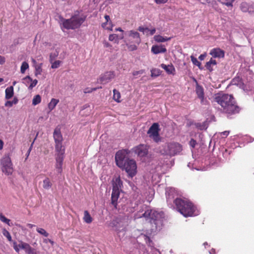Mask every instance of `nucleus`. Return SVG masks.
<instances>
[{
    "mask_svg": "<svg viewBox=\"0 0 254 254\" xmlns=\"http://www.w3.org/2000/svg\"><path fill=\"white\" fill-rule=\"evenodd\" d=\"M215 101L219 104L224 112L228 114L239 113L240 109L231 95L219 93L216 95Z\"/></svg>",
    "mask_w": 254,
    "mask_h": 254,
    "instance_id": "1",
    "label": "nucleus"
},
{
    "mask_svg": "<svg viewBox=\"0 0 254 254\" xmlns=\"http://www.w3.org/2000/svg\"><path fill=\"white\" fill-rule=\"evenodd\" d=\"M143 216L149 219V223L151 225V233L156 232L161 229L164 217L163 213L158 212L155 210L147 209L143 214Z\"/></svg>",
    "mask_w": 254,
    "mask_h": 254,
    "instance_id": "2",
    "label": "nucleus"
},
{
    "mask_svg": "<svg viewBox=\"0 0 254 254\" xmlns=\"http://www.w3.org/2000/svg\"><path fill=\"white\" fill-rule=\"evenodd\" d=\"M176 208L184 216H194L199 214V211L187 199L176 198L175 201Z\"/></svg>",
    "mask_w": 254,
    "mask_h": 254,
    "instance_id": "3",
    "label": "nucleus"
},
{
    "mask_svg": "<svg viewBox=\"0 0 254 254\" xmlns=\"http://www.w3.org/2000/svg\"><path fill=\"white\" fill-rule=\"evenodd\" d=\"M124 38V42L129 51L136 50L141 43L139 33L133 30L125 32L124 35H122L119 37L120 39Z\"/></svg>",
    "mask_w": 254,
    "mask_h": 254,
    "instance_id": "4",
    "label": "nucleus"
},
{
    "mask_svg": "<svg viewBox=\"0 0 254 254\" xmlns=\"http://www.w3.org/2000/svg\"><path fill=\"white\" fill-rule=\"evenodd\" d=\"M85 18L79 14H74L69 19H64L59 16V23L63 31L64 29H75L79 28L84 22Z\"/></svg>",
    "mask_w": 254,
    "mask_h": 254,
    "instance_id": "5",
    "label": "nucleus"
},
{
    "mask_svg": "<svg viewBox=\"0 0 254 254\" xmlns=\"http://www.w3.org/2000/svg\"><path fill=\"white\" fill-rule=\"evenodd\" d=\"M182 145L178 142H171L166 143L160 149V153L170 157L178 155L182 151Z\"/></svg>",
    "mask_w": 254,
    "mask_h": 254,
    "instance_id": "6",
    "label": "nucleus"
},
{
    "mask_svg": "<svg viewBox=\"0 0 254 254\" xmlns=\"http://www.w3.org/2000/svg\"><path fill=\"white\" fill-rule=\"evenodd\" d=\"M2 172L6 175L9 176L13 172L12 163L9 155H5L0 161Z\"/></svg>",
    "mask_w": 254,
    "mask_h": 254,
    "instance_id": "7",
    "label": "nucleus"
},
{
    "mask_svg": "<svg viewBox=\"0 0 254 254\" xmlns=\"http://www.w3.org/2000/svg\"><path fill=\"white\" fill-rule=\"evenodd\" d=\"M123 169H124L129 177L132 178L137 172V166L135 161L133 159H128L126 161Z\"/></svg>",
    "mask_w": 254,
    "mask_h": 254,
    "instance_id": "8",
    "label": "nucleus"
},
{
    "mask_svg": "<svg viewBox=\"0 0 254 254\" xmlns=\"http://www.w3.org/2000/svg\"><path fill=\"white\" fill-rule=\"evenodd\" d=\"M53 136L55 142L56 151H64V148L62 145L63 136L59 128L56 127L55 129Z\"/></svg>",
    "mask_w": 254,
    "mask_h": 254,
    "instance_id": "9",
    "label": "nucleus"
},
{
    "mask_svg": "<svg viewBox=\"0 0 254 254\" xmlns=\"http://www.w3.org/2000/svg\"><path fill=\"white\" fill-rule=\"evenodd\" d=\"M128 151L127 150H122L118 151L115 155V161L116 164L120 168H123L125 163L127 160V154Z\"/></svg>",
    "mask_w": 254,
    "mask_h": 254,
    "instance_id": "10",
    "label": "nucleus"
},
{
    "mask_svg": "<svg viewBox=\"0 0 254 254\" xmlns=\"http://www.w3.org/2000/svg\"><path fill=\"white\" fill-rule=\"evenodd\" d=\"M65 151H56L55 168L57 172L61 174L63 171V165Z\"/></svg>",
    "mask_w": 254,
    "mask_h": 254,
    "instance_id": "11",
    "label": "nucleus"
},
{
    "mask_svg": "<svg viewBox=\"0 0 254 254\" xmlns=\"http://www.w3.org/2000/svg\"><path fill=\"white\" fill-rule=\"evenodd\" d=\"M159 126L158 123H154L149 128L147 133L149 136L155 141L158 142L160 140L159 135Z\"/></svg>",
    "mask_w": 254,
    "mask_h": 254,
    "instance_id": "12",
    "label": "nucleus"
},
{
    "mask_svg": "<svg viewBox=\"0 0 254 254\" xmlns=\"http://www.w3.org/2000/svg\"><path fill=\"white\" fill-rule=\"evenodd\" d=\"M132 151L140 158L145 157L148 153V146L144 144H139L132 148Z\"/></svg>",
    "mask_w": 254,
    "mask_h": 254,
    "instance_id": "13",
    "label": "nucleus"
},
{
    "mask_svg": "<svg viewBox=\"0 0 254 254\" xmlns=\"http://www.w3.org/2000/svg\"><path fill=\"white\" fill-rule=\"evenodd\" d=\"M139 239H143L148 245L149 248L147 251L149 252V254H160L159 251L153 247V243L149 237L141 234L139 236Z\"/></svg>",
    "mask_w": 254,
    "mask_h": 254,
    "instance_id": "14",
    "label": "nucleus"
},
{
    "mask_svg": "<svg viewBox=\"0 0 254 254\" xmlns=\"http://www.w3.org/2000/svg\"><path fill=\"white\" fill-rule=\"evenodd\" d=\"M166 195L167 202L170 203L172 202H175V199L178 198L176 197L177 192L174 188H167L166 190Z\"/></svg>",
    "mask_w": 254,
    "mask_h": 254,
    "instance_id": "15",
    "label": "nucleus"
},
{
    "mask_svg": "<svg viewBox=\"0 0 254 254\" xmlns=\"http://www.w3.org/2000/svg\"><path fill=\"white\" fill-rule=\"evenodd\" d=\"M209 54L214 58H223L225 56V52L220 48H216L211 49Z\"/></svg>",
    "mask_w": 254,
    "mask_h": 254,
    "instance_id": "16",
    "label": "nucleus"
},
{
    "mask_svg": "<svg viewBox=\"0 0 254 254\" xmlns=\"http://www.w3.org/2000/svg\"><path fill=\"white\" fill-rule=\"evenodd\" d=\"M240 8L242 11L244 12L251 13L254 12V3L243 2L241 3Z\"/></svg>",
    "mask_w": 254,
    "mask_h": 254,
    "instance_id": "17",
    "label": "nucleus"
},
{
    "mask_svg": "<svg viewBox=\"0 0 254 254\" xmlns=\"http://www.w3.org/2000/svg\"><path fill=\"white\" fill-rule=\"evenodd\" d=\"M115 74L113 71H108L100 77V81L103 84H106L114 78Z\"/></svg>",
    "mask_w": 254,
    "mask_h": 254,
    "instance_id": "18",
    "label": "nucleus"
},
{
    "mask_svg": "<svg viewBox=\"0 0 254 254\" xmlns=\"http://www.w3.org/2000/svg\"><path fill=\"white\" fill-rule=\"evenodd\" d=\"M120 195V190L118 189L113 188L111 200L112 204L116 207L117 206V202Z\"/></svg>",
    "mask_w": 254,
    "mask_h": 254,
    "instance_id": "19",
    "label": "nucleus"
},
{
    "mask_svg": "<svg viewBox=\"0 0 254 254\" xmlns=\"http://www.w3.org/2000/svg\"><path fill=\"white\" fill-rule=\"evenodd\" d=\"M195 91L198 98L201 100V103L203 104L204 100V89L203 87L197 84L195 88Z\"/></svg>",
    "mask_w": 254,
    "mask_h": 254,
    "instance_id": "20",
    "label": "nucleus"
},
{
    "mask_svg": "<svg viewBox=\"0 0 254 254\" xmlns=\"http://www.w3.org/2000/svg\"><path fill=\"white\" fill-rule=\"evenodd\" d=\"M166 51V49L162 45H153L151 48V52L154 54L164 53H165Z\"/></svg>",
    "mask_w": 254,
    "mask_h": 254,
    "instance_id": "21",
    "label": "nucleus"
},
{
    "mask_svg": "<svg viewBox=\"0 0 254 254\" xmlns=\"http://www.w3.org/2000/svg\"><path fill=\"white\" fill-rule=\"evenodd\" d=\"M160 66L166 71L168 74L173 75L175 74V68L172 64L166 65L164 64H162Z\"/></svg>",
    "mask_w": 254,
    "mask_h": 254,
    "instance_id": "22",
    "label": "nucleus"
},
{
    "mask_svg": "<svg viewBox=\"0 0 254 254\" xmlns=\"http://www.w3.org/2000/svg\"><path fill=\"white\" fill-rule=\"evenodd\" d=\"M59 102V100L55 98H52L48 104V107L49 111H52L57 106V105Z\"/></svg>",
    "mask_w": 254,
    "mask_h": 254,
    "instance_id": "23",
    "label": "nucleus"
},
{
    "mask_svg": "<svg viewBox=\"0 0 254 254\" xmlns=\"http://www.w3.org/2000/svg\"><path fill=\"white\" fill-rule=\"evenodd\" d=\"M154 39L156 42H165L169 41L171 39L170 37H163L160 35H155L154 36Z\"/></svg>",
    "mask_w": 254,
    "mask_h": 254,
    "instance_id": "24",
    "label": "nucleus"
},
{
    "mask_svg": "<svg viewBox=\"0 0 254 254\" xmlns=\"http://www.w3.org/2000/svg\"><path fill=\"white\" fill-rule=\"evenodd\" d=\"M5 98L6 99H10L13 96V87L11 86L7 87L5 91Z\"/></svg>",
    "mask_w": 254,
    "mask_h": 254,
    "instance_id": "25",
    "label": "nucleus"
},
{
    "mask_svg": "<svg viewBox=\"0 0 254 254\" xmlns=\"http://www.w3.org/2000/svg\"><path fill=\"white\" fill-rule=\"evenodd\" d=\"M105 18L106 20V22L102 24V27L106 29H108L111 31L112 30V26L111 24V23H109V24L108 23L109 21L110 20V16L109 15H106L105 16Z\"/></svg>",
    "mask_w": 254,
    "mask_h": 254,
    "instance_id": "26",
    "label": "nucleus"
},
{
    "mask_svg": "<svg viewBox=\"0 0 254 254\" xmlns=\"http://www.w3.org/2000/svg\"><path fill=\"white\" fill-rule=\"evenodd\" d=\"M216 64L217 62L216 60L211 58L209 61L206 63L205 67L207 69L211 71L213 70L212 66L215 65Z\"/></svg>",
    "mask_w": 254,
    "mask_h": 254,
    "instance_id": "27",
    "label": "nucleus"
},
{
    "mask_svg": "<svg viewBox=\"0 0 254 254\" xmlns=\"http://www.w3.org/2000/svg\"><path fill=\"white\" fill-rule=\"evenodd\" d=\"M83 219L84 221L87 224L91 223L93 220L92 218L87 210H85L84 212V216Z\"/></svg>",
    "mask_w": 254,
    "mask_h": 254,
    "instance_id": "28",
    "label": "nucleus"
},
{
    "mask_svg": "<svg viewBox=\"0 0 254 254\" xmlns=\"http://www.w3.org/2000/svg\"><path fill=\"white\" fill-rule=\"evenodd\" d=\"M122 186V183L121 181V179L119 177L116 178V179L113 181V188L120 189L121 188Z\"/></svg>",
    "mask_w": 254,
    "mask_h": 254,
    "instance_id": "29",
    "label": "nucleus"
},
{
    "mask_svg": "<svg viewBox=\"0 0 254 254\" xmlns=\"http://www.w3.org/2000/svg\"><path fill=\"white\" fill-rule=\"evenodd\" d=\"M113 99L117 102H120L121 94L119 91L116 89L113 90Z\"/></svg>",
    "mask_w": 254,
    "mask_h": 254,
    "instance_id": "30",
    "label": "nucleus"
},
{
    "mask_svg": "<svg viewBox=\"0 0 254 254\" xmlns=\"http://www.w3.org/2000/svg\"><path fill=\"white\" fill-rule=\"evenodd\" d=\"M52 186V183H51L49 178H46L43 181V187L45 189L49 190Z\"/></svg>",
    "mask_w": 254,
    "mask_h": 254,
    "instance_id": "31",
    "label": "nucleus"
},
{
    "mask_svg": "<svg viewBox=\"0 0 254 254\" xmlns=\"http://www.w3.org/2000/svg\"><path fill=\"white\" fill-rule=\"evenodd\" d=\"M18 99L17 98H14L12 101H7L5 103V106L6 107H11L13 106V105H15L18 103Z\"/></svg>",
    "mask_w": 254,
    "mask_h": 254,
    "instance_id": "32",
    "label": "nucleus"
},
{
    "mask_svg": "<svg viewBox=\"0 0 254 254\" xmlns=\"http://www.w3.org/2000/svg\"><path fill=\"white\" fill-rule=\"evenodd\" d=\"M0 220L7 224L8 226H11V224L10 223V220L9 219L6 218L1 213H0Z\"/></svg>",
    "mask_w": 254,
    "mask_h": 254,
    "instance_id": "33",
    "label": "nucleus"
},
{
    "mask_svg": "<svg viewBox=\"0 0 254 254\" xmlns=\"http://www.w3.org/2000/svg\"><path fill=\"white\" fill-rule=\"evenodd\" d=\"M41 101V97L39 95L35 96L32 100V104L34 106L39 104Z\"/></svg>",
    "mask_w": 254,
    "mask_h": 254,
    "instance_id": "34",
    "label": "nucleus"
},
{
    "mask_svg": "<svg viewBox=\"0 0 254 254\" xmlns=\"http://www.w3.org/2000/svg\"><path fill=\"white\" fill-rule=\"evenodd\" d=\"M24 250L26 254H31L34 249L32 248L29 244L26 243Z\"/></svg>",
    "mask_w": 254,
    "mask_h": 254,
    "instance_id": "35",
    "label": "nucleus"
},
{
    "mask_svg": "<svg viewBox=\"0 0 254 254\" xmlns=\"http://www.w3.org/2000/svg\"><path fill=\"white\" fill-rule=\"evenodd\" d=\"M29 68V64L26 62H23L22 63L21 67H20V71L22 73H24L26 70Z\"/></svg>",
    "mask_w": 254,
    "mask_h": 254,
    "instance_id": "36",
    "label": "nucleus"
},
{
    "mask_svg": "<svg viewBox=\"0 0 254 254\" xmlns=\"http://www.w3.org/2000/svg\"><path fill=\"white\" fill-rule=\"evenodd\" d=\"M2 234L5 236L8 240V241H12V238L9 232L7 231L5 229H3L2 231Z\"/></svg>",
    "mask_w": 254,
    "mask_h": 254,
    "instance_id": "37",
    "label": "nucleus"
},
{
    "mask_svg": "<svg viewBox=\"0 0 254 254\" xmlns=\"http://www.w3.org/2000/svg\"><path fill=\"white\" fill-rule=\"evenodd\" d=\"M151 76L157 77L160 74L161 71L158 68H153L151 70Z\"/></svg>",
    "mask_w": 254,
    "mask_h": 254,
    "instance_id": "38",
    "label": "nucleus"
},
{
    "mask_svg": "<svg viewBox=\"0 0 254 254\" xmlns=\"http://www.w3.org/2000/svg\"><path fill=\"white\" fill-rule=\"evenodd\" d=\"M109 40L110 41H113L116 43H118L119 39L118 36L116 34H111L109 35Z\"/></svg>",
    "mask_w": 254,
    "mask_h": 254,
    "instance_id": "39",
    "label": "nucleus"
},
{
    "mask_svg": "<svg viewBox=\"0 0 254 254\" xmlns=\"http://www.w3.org/2000/svg\"><path fill=\"white\" fill-rule=\"evenodd\" d=\"M190 58L193 64L197 66L199 68H200L201 63L198 61L197 59L192 56H191Z\"/></svg>",
    "mask_w": 254,
    "mask_h": 254,
    "instance_id": "40",
    "label": "nucleus"
},
{
    "mask_svg": "<svg viewBox=\"0 0 254 254\" xmlns=\"http://www.w3.org/2000/svg\"><path fill=\"white\" fill-rule=\"evenodd\" d=\"M37 231L39 234L44 236L45 237H48L49 236V234L43 228H37Z\"/></svg>",
    "mask_w": 254,
    "mask_h": 254,
    "instance_id": "41",
    "label": "nucleus"
},
{
    "mask_svg": "<svg viewBox=\"0 0 254 254\" xmlns=\"http://www.w3.org/2000/svg\"><path fill=\"white\" fill-rule=\"evenodd\" d=\"M35 74L36 75L41 74L42 69L41 68V65L40 64H36L35 65Z\"/></svg>",
    "mask_w": 254,
    "mask_h": 254,
    "instance_id": "42",
    "label": "nucleus"
},
{
    "mask_svg": "<svg viewBox=\"0 0 254 254\" xmlns=\"http://www.w3.org/2000/svg\"><path fill=\"white\" fill-rule=\"evenodd\" d=\"M221 1L222 3L225 4L228 6H232V3L234 0H218Z\"/></svg>",
    "mask_w": 254,
    "mask_h": 254,
    "instance_id": "43",
    "label": "nucleus"
},
{
    "mask_svg": "<svg viewBox=\"0 0 254 254\" xmlns=\"http://www.w3.org/2000/svg\"><path fill=\"white\" fill-rule=\"evenodd\" d=\"M23 83L25 84L26 86H28L29 84H30L31 82L32 81V78L29 76H27L23 78Z\"/></svg>",
    "mask_w": 254,
    "mask_h": 254,
    "instance_id": "44",
    "label": "nucleus"
},
{
    "mask_svg": "<svg viewBox=\"0 0 254 254\" xmlns=\"http://www.w3.org/2000/svg\"><path fill=\"white\" fill-rule=\"evenodd\" d=\"M61 64V61H56L52 63L51 67L52 68H57L60 66Z\"/></svg>",
    "mask_w": 254,
    "mask_h": 254,
    "instance_id": "45",
    "label": "nucleus"
},
{
    "mask_svg": "<svg viewBox=\"0 0 254 254\" xmlns=\"http://www.w3.org/2000/svg\"><path fill=\"white\" fill-rule=\"evenodd\" d=\"M38 83V81L37 79L32 80L30 83V84L28 86V88L29 89H32L34 87H35Z\"/></svg>",
    "mask_w": 254,
    "mask_h": 254,
    "instance_id": "46",
    "label": "nucleus"
},
{
    "mask_svg": "<svg viewBox=\"0 0 254 254\" xmlns=\"http://www.w3.org/2000/svg\"><path fill=\"white\" fill-rule=\"evenodd\" d=\"M156 32V29L155 28H153L151 29H149L148 28V30L146 31V35H153L154 34H155Z\"/></svg>",
    "mask_w": 254,
    "mask_h": 254,
    "instance_id": "47",
    "label": "nucleus"
},
{
    "mask_svg": "<svg viewBox=\"0 0 254 254\" xmlns=\"http://www.w3.org/2000/svg\"><path fill=\"white\" fill-rule=\"evenodd\" d=\"M138 31L140 32H142L144 34H146V31L148 30V28L147 27H144L143 26H139L138 28Z\"/></svg>",
    "mask_w": 254,
    "mask_h": 254,
    "instance_id": "48",
    "label": "nucleus"
},
{
    "mask_svg": "<svg viewBox=\"0 0 254 254\" xmlns=\"http://www.w3.org/2000/svg\"><path fill=\"white\" fill-rule=\"evenodd\" d=\"M13 249H14V250L17 253L19 252V251H20L19 247H18L17 243L15 241L13 242Z\"/></svg>",
    "mask_w": 254,
    "mask_h": 254,
    "instance_id": "49",
    "label": "nucleus"
},
{
    "mask_svg": "<svg viewBox=\"0 0 254 254\" xmlns=\"http://www.w3.org/2000/svg\"><path fill=\"white\" fill-rule=\"evenodd\" d=\"M26 243L22 241H19V244H18V247H19L20 250L22 249L24 250V247L26 245Z\"/></svg>",
    "mask_w": 254,
    "mask_h": 254,
    "instance_id": "50",
    "label": "nucleus"
},
{
    "mask_svg": "<svg viewBox=\"0 0 254 254\" xmlns=\"http://www.w3.org/2000/svg\"><path fill=\"white\" fill-rule=\"evenodd\" d=\"M196 141L194 140L193 139H191V140L190 141L189 144L192 147L194 148L196 145Z\"/></svg>",
    "mask_w": 254,
    "mask_h": 254,
    "instance_id": "51",
    "label": "nucleus"
},
{
    "mask_svg": "<svg viewBox=\"0 0 254 254\" xmlns=\"http://www.w3.org/2000/svg\"><path fill=\"white\" fill-rule=\"evenodd\" d=\"M168 0H155L157 4H164L166 3Z\"/></svg>",
    "mask_w": 254,
    "mask_h": 254,
    "instance_id": "52",
    "label": "nucleus"
},
{
    "mask_svg": "<svg viewBox=\"0 0 254 254\" xmlns=\"http://www.w3.org/2000/svg\"><path fill=\"white\" fill-rule=\"evenodd\" d=\"M144 72V70H139V71H134L132 74L134 76H136V75H137L138 74H142Z\"/></svg>",
    "mask_w": 254,
    "mask_h": 254,
    "instance_id": "53",
    "label": "nucleus"
},
{
    "mask_svg": "<svg viewBox=\"0 0 254 254\" xmlns=\"http://www.w3.org/2000/svg\"><path fill=\"white\" fill-rule=\"evenodd\" d=\"M44 243L47 244L48 243H50L52 245H53L54 244V242L49 239H44L43 240Z\"/></svg>",
    "mask_w": 254,
    "mask_h": 254,
    "instance_id": "54",
    "label": "nucleus"
},
{
    "mask_svg": "<svg viewBox=\"0 0 254 254\" xmlns=\"http://www.w3.org/2000/svg\"><path fill=\"white\" fill-rule=\"evenodd\" d=\"M196 126L197 128H198L200 130L203 129L204 128V126L203 125H201V124H199V123H197L196 125Z\"/></svg>",
    "mask_w": 254,
    "mask_h": 254,
    "instance_id": "55",
    "label": "nucleus"
},
{
    "mask_svg": "<svg viewBox=\"0 0 254 254\" xmlns=\"http://www.w3.org/2000/svg\"><path fill=\"white\" fill-rule=\"evenodd\" d=\"M5 62V58L0 55V64H2Z\"/></svg>",
    "mask_w": 254,
    "mask_h": 254,
    "instance_id": "56",
    "label": "nucleus"
},
{
    "mask_svg": "<svg viewBox=\"0 0 254 254\" xmlns=\"http://www.w3.org/2000/svg\"><path fill=\"white\" fill-rule=\"evenodd\" d=\"M35 139H36V138H35V139H34V140H35ZM34 141H35V140H34V141H33V142L32 143V144H31V146H30V148L29 149V150H28V152H27V157H28V156H29V154H30V151H31V149H32V146H33V144H34Z\"/></svg>",
    "mask_w": 254,
    "mask_h": 254,
    "instance_id": "57",
    "label": "nucleus"
},
{
    "mask_svg": "<svg viewBox=\"0 0 254 254\" xmlns=\"http://www.w3.org/2000/svg\"><path fill=\"white\" fill-rule=\"evenodd\" d=\"M205 57H206L205 54H201L199 56L198 58L200 60L202 61L204 59Z\"/></svg>",
    "mask_w": 254,
    "mask_h": 254,
    "instance_id": "58",
    "label": "nucleus"
},
{
    "mask_svg": "<svg viewBox=\"0 0 254 254\" xmlns=\"http://www.w3.org/2000/svg\"><path fill=\"white\" fill-rule=\"evenodd\" d=\"M221 133L222 135H223L224 136H227L229 134V131H224L221 132Z\"/></svg>",
    "mask_w": 254,
    "mask_h": 254,
    "instance_id": "59",
    "label": "nucleus"
},
{
    "mask_svg": "<svg viewBox=\"0 0 254 254\" xmlns=\"http://www.w3.org/2000/svg\"><path fill=\"white\" fill-rule=\"evenodd\" d=\"M239 78H234L233 79V81H232V83L233 84H238V83L237 82V81L239 80Z\"/></svg>",
    "mask_w": 254,
    "mask_h": 254,
    "instance_id": "60",
    "label": "nucleus"
},
{
    "mask_svg": "<svg viewBox=\"0 0 254 254\" xmlns=\"http://www.w3.org/2000/svg\"><path fill=\"white\" fill-rule=\"evenodd\" d=\"M103 44H104V47H108L110 46V44L108 42L105 41L103 43Z\"/></svg>",
    "mask_w": 254,
    "mask_h": 254,
    "instance_id": "61",
    "label": "nucleus"
},
{
    "mask_svg": "<svg viewBox=\"0 0 254 254\" xmlns=\"http://www.w3.org/2000/svg\"><path fill=\"white\" fill-rule=\"evenodd\" d=\"M3 142L0 139V150H1L3 148Z\"/></svg>",
    "mask_w": 254,
    "mask_h": 254,
    "instance_id": "62",
    "label": "nucleus"
},
{
    "mask_svg": "<svg viewBox=\"0 0 254 254\" xmlns=\"http://www.w3.org/2000/svg\"><path fill=\"white\" fill-rule=\"evenodd\" d=\"M215 250L213 249H211L210 251H209V254H215Z\"/></svg>",
    "mask_w": 254,
    "mask_h": 254,
    "instance_id": "63",
    "label": "nucleus"
},
{
    "mask_svg": "<svg viewBox=\"0 0 254 254\" xmlns=\"http://www.w3.org/2000/svg\"><path fill=\"white\" fill-rule=\"evenodd\" d=\"M116 31H120V32H123L124 31L121 28H117L116 29Z\"/></svg>",
    "mask_w": 254,
    "mask_h": 254,
    "instance_id": "64",
    "label": "nucleus"
}]
</instances>
